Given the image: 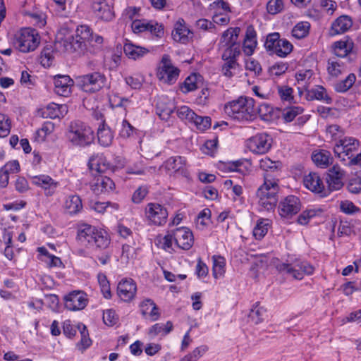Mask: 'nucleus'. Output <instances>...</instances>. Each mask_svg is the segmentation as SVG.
Segmentation results:
<instances>
[{
    "mask_svg": "<svg viewBox=\"0 0 361 361\" xmlns=\"http://www.w3.org/2000/svg\"><path fill=\"white\" fill-rule=\"evenodd\" d=\"M140 308L142 315L149 314L152 321H157L160 317L158 307L151 299L143 300L140 304Z\"/></svg>",
    "mask_w": 361,
    "mask_h": 361,
    "instance_id": "c9c22d12",
    "label": "nucleus"
},
{
    "mask_svg": "<svg viewBox=\"0 0 361 361\" xmlns=\"http://www.w3.org/2000/svg\"><path fill=\"white\" fill-rule=\"evenodd\" d=\"M32 183L41 187L47 196H52L59 186V183L48 175H39L32 177Z\"/></svg>",
    "mask_w": 361,
    "mask_h": 361,
    "instance_id": "412c9836",
    "label": "nucleus"
},
{
    "mask_svg": "<svg viewBox=\"0 0 361 361\" xmlns=\"http://www.w3.org/2000/svg\"><path fill=\"white\" fill-rule=\"evenodd\" d=\"M281 39L280 35L278 32H273L268 35L264 42L265 49L272 54H276V49Z\"/></svg>",
    "mask_w": 361,
    "mask_h": 361,
    "instance_id": "09e8293b",
    "label": "nucleus"
},
{
    "mask_svg": "<svg viewBox=\"0 0 361 361\" xmlns=\"http://www.w3.org/2000/svg\"><path fill=\"white\" fill-rule=\"evenodd\" d=\"M213 275L217 279L225 273V259L221 256H213Z\"/></svg>",
    "mask_w": 361,
    "mask_h": 361,
    "instance_id": "de8ad7c7",
    "label": "nucleus"
},
{
    "mask_svg": "<svg viewBox=\"0 0 361 361\" xmlns=\"http://www.w3.org/2000/svg\"><path fill=\"white\" fill-rule=\"evenodd\" d=\"M66 135L68 140L75 146L85 147L94 140L92 128L80 121L71 123Z\"/></svg>",
    "mask_w": 361,
    "mask_h": 361,
    "instance_id": "39448f33",
    "label": "nucleus"
},
{
    "mask_svg": "<svg viewBox=\"0 0 361 361\" xmlns=\"http://www.w3.org/2000/svg\"><path fill=\"white\" fill-rule=\"evenodd\" d=\"M224 63L221 67L222 74L227 78H232L235 71L238 69L239 64L237 61H224Z\"/></svg>",
    "mask_w": 361,
    "mask_h": 361,
    "instance_id": "8fccbe9b",
    "label": "nucleus"
},
{
    "mask_svg": "<svg viewBox=\"0 0 361 361\" xmlns=\"http://www.w3.org/2000/svg\"><path fill=\"white\" fill-rule=\"evenodd\" d=\"M276 54L281 57L286 56L293 49L291 43L286 39H281L276 49Z\"/></svg>",
    "mask_w": 361,
    "mask_h": 361,
    "instance_id": "864d4df0",
    "label": "nucleus"
},
{
    "mask_svg": "<svg viewBox=\"0 0 361 361\" xmlns=\"http://www.w3.org/2000/svg\"><path fill=\"white\" fill-rule=\"evenodd\" d=\"M240 29L239 27H230L226 30L221 38V46L224 48L221 55L223 61H237L240 54V46L237 42Z\"/></svg>",
    "mask_w": 361,
    "mask_h": 361,
    "instance_id": "423d86ee",
    "label": "nucleus"
},
{
    "mask_svg": "<svg viewBox=\"0 0 361 361\" xmlns=\"http://www.w3.org/2000/svg\"><path fill=\"white\" fill-rule=\"evenodd\" d=\"M179 73L180 70L172 64L170 56L164 54L157 73L159 80L163 83L173 85L178 80Z\"/></svg>",
    "mask_w": 361,
    "mask_h": 361,
    "instance_id": "9b49d317",
    "label": "nucleus"
},
{
    "mask_svg": "<svg viewBox=\"0 0 361 361\" xmlns=\"http://www.w3.org/2000/svg\"><path fill=\"white\" fill-rule=\"evenodd\" d=\"M77 240L86 247L95 246L97 248L104 250L111 243L108 233L89 224H82L78 226Z\"/></svg>",
    "mask_w": 361,
    "mask_h": 361,
    "instance_id": "f257e3e1",
    "label": "nucleus"
},
{
    "mask_svg": "<svg viewBox=\"0 0 361 361\" xmlns=\"http://www.w3.org/2000/svg\"><path fill=\"white\" fill-rule=\"evenodd\" d=\"M360 145V142L353 137H345L339 139L334 147L335 154L341 159V161H345L346 159L350 161L354 158L355 152L357 151Z\"/></svg>",
    "mask_w": 361,
    "mask_h": 361,
    "instance_id": "9d476101",
    "label": "nucleus"
},
{
    "mask_svg": "<svg viewBox=\"0 0 361 361\" xmlns=\"http://www.w3.org/2000/svg\"><path fill=\"white\" fill-rule=\"evenodd\" d=\"M279 191V179L271 174L264 176V183L257 190L259 205L267 211L275 208L278 202Z\"/></svg>",
    "mask_w": 361,
    "mask_h": 361,
    "instance_id": "7ed1b4c3",
    "label": "nucleus"
},
{
    "mask_svg": "<svg viewBox=\"0 0 361 361\" xmlns=\"http://www.w3.org/2000/svg\"><path fill=\"white\" fill-rule=\"evenodd\" d=\"M13 44L21 52L32 51L39 44V37L35 30L23 28L15 35Z\"/></svg>",
    "mask_w": 361,
    "mask_h": 361,
    "instance_id": "0eeeda50",
    "label": "nucleus"
},
{
    "mask_svg": "<svg viewBox=\"0 0 361 361\" xmlns=\"http://www.w3.org/2000/svg\"><path fill=\"white\" fill-rule=\"evenodd\" d=\"M191 123H193L199 130L204 131L210 128L212 120L209 116H201L195 114Z\"/></svg>",
    "mask_w": 361,
    "mask_h": 361,
    "instance_id": "3c124183",
    "label": "nucleus"
},
{
    "mask_svg": "<svg viewBox=\"0 0 361 361\" xmlns=\"http://www.w3.org/2000/svg\"><path fill=\"white\" fill-rule=\"evenodd\" d=\"M190 35L191 32L186 26L185 20L179 18L174 24V29L171 33L173 39L176 42L186 44L189 40Z\"/></svg>",
    "mask_w": 361,
    "mask_h": 361,
    "instance_id": "b1692460",
    "label": "nucleus"
},
{
    "mask_svg": "<svg viewBox=\"0 0 361 361\" xmlns=\"http://www.w3.org/2000/svg\"><path fill=\"white\" fill-rule=\"evenodd\" d=\"M148 193V188L146 186L139 187L133 193L132 200L134 203H140Z\"/></svg>",
    "mask_w": 361,
    "mask_h": 361,
    "instance_id": "e2e57ef3",
    "label": "nucleus"
},
{
    "mask_svg": "<svg viewBox=\"0 0 361 361\" xmlns=\"http://www.w3.org/2000/svg\"><path fill=\"white\" fill-rule=\"evenodd\" d=\"M73 80L68 75H57L54 78V91L61 96L67 97L71 93Z\"/></svg>",
    "mask_w": 361,
    "mask_h": 361,
    "instance_id": "393cba45",
    "label": "nucleus"
},
{
    "mask_svg": "<svg viewBox=\"0 0 361 361\" xmlns=\"http://www.w3.org/2000/svg\"><path fill=\"white\" fill-rule=\"evenodd\" d=\"M201 75L199 74H192L189 75L180 85V90L183 93L187 94L189 92L195 90L199 87L201 82Z\"/></svg>",
    "mask_w": 361,
    "mask_h": 361,
    "instance_id": "4c0bfd02",
    "label": "nucleus"
},
{
    "mask_svg": "<svg viewBox=\"0 0 361 361\" xmlns=\"http://www.w3.org/2000/svg\"><path fill=\"white\" fill-rule=\"evenodd\" d=\"M137 286L132 279H123L118 284L117 294L124 302L131 301L135 296Z\"/></svg>",
    "mask_w": 361,
    "mask_h": 361,
    "instance_id": "a211bd4d",
    "label": "nucleus"
},
{
    "mask_svg": "<svg viewBox=\"0 0 361 361\" xmlns=\"http://www.w3.org/2000/svg\"><path fill=\"white\" fill-rule=\"evenodd\" d=\"M82 90L86 92H97L106 87L107 79L104 73L92 72L78 78Z\"/></svg>",
    "mask_w": 361,
    "mask_h": 361,
    "instance_id": "6e6552de",
    "label": "nucleus"
},
{
    "mask_svg": "<svg viewBox=\"0 0 361 361\" xmlns=\"http://www.w3.org/2000/svg\"><path fill=\"white\" fill-rule=\"evenodd\" d=\"M173 231L174 241L177 247L188 250L193 245L194 238L191 231L185 227L177 228Z\"/></svg>",
    "mask_w": 361,
    "mask_h": 361,
    "instance_id": "dca6fc26",
    "label": "nucleus"
},
{
    "mask_svg": "<svg viewBox=\"0 0 361 361\" xmlns=\"http://www.w3.org/2000/svg\"><path fill=\"white\" fill-rule=\"evenodd\" d=\"M210 6L214 10V13H216V12L219 13V11L222 13L230 12V8L228 3L224 0H216L214 1Z\"/></svg>",
    "mask_w": 361,
    "mask_h": 361,
    "instance_id": "69168bd1",
    "label": "nucleus"
},
{
    "mask_svg": "<svg viewBox=\"0 0 361 361\" xmlns=\"http://www.w3.org/2000/svg\"><path fill=\"white\" fill-rule=\"evenodd\" d=\"M326 134L332 140L338 141L339 139H341L343 132L339 126L331 125L326 128Z\"/></svg>",
    "mask_w": 361,
    "mask_h": 361,
    "instance_id": "052dcab7",
    "label": "nucleus"
},
{
    "mask_svg": "<svg viewBox=\"0 0 361 361\" xmlns=\"http://www.w3.org/2000/svg\"><path fill=\"white\" fill-rule=\"evenodd\" d=\"M11 121L9 118L3 114H0V137L8 136L11 132Z\"/></svg>",
    "mask_w": 361,
    "mask_h": 361,
    "instance_id": "6e6d98bb",
    "label": "nucleus"
},
{
    "mask_svg": "<svg viewBox=\"0 0 361 361\" xmlns=\"http://www.w3.org/2000/svg\"><path fill=\"white\" fill-rule=\"evenodd\" d=\"M347 188L348 191L351 193H360L361 192V178H354L350 179Z\"/></svg>",
    "mask_w": 361,
    "mask_h": 361,
    "instance_id": "338daca9",
    "label": "nucleus"
},
{
    "mask_svg": "<svg viewBox=\"0 0 361 361\" xmlns=\"http://www.w3.org/2000/svg\"><path fill=\"white\" fill-rule=\"evenodd\" d=\"M310 24L308 22H300L292 30V35L296 39L305 37L310 31Z\"/></svg>",
    "mask_w": 361,
    "mask_h": 361,
    "instance_id": "49530a36",
    "label": "nucleus"
},
{
    "mask_svg": "<svg viewBox=\"0 0 361 361\" xmlns=\"http://www.w3.org/2000/svg\"><path fill=\"white\" fill-rule=\"evenodd\" d=\"M123 51L129 59L133 60L140 59L149 52V49L135 45L132 43H126L123 46Z\"/></svg>",
    "mask_w": 361,
    "mask_h": 361,
    "instance_id": "2f4dec72",
    "label": "nucleus"
},
{
    "mask_svg": "<svg viewBox=\"0 0 361 361\" xmlns=\"http://www.w3.org/2000/svg\"><path fill=\"white\" fill-rule=\"evenodd\" d=\"M276 268L279 272L285 273L297 280L303 279L305 274L310 275L314 271V267L307 262L295 261L293 263H281Z\"/></svg>",
    "mask_w": 361,
    "mask_h": 361,
    "instance_id": "1a4fd4ad",
    "label": "nucleus"
},
{
    "mask_svg": "<svg viewBox=\"0 0 361 361\" xmlns=\"http://www.w3.org/2000/svg\"><path fill=\"white\" fill-rule=\"evenodd\" d=\"M132 29L135 32L148 31L157 38H161L164 35V25L154 21L135 20L132 23Z\"/></svg>",
    "mask_w": 361,
    "mask_h": 361,
    "instance_id": "4468645a",
    "label": "nucleus"
},
{
    "mask_svg": "<svg viewBox=\"0 0 361 361\" xmlns=\"http://www.w3.org/2000/svg\"><path fill=\"white\" fill-rule=\"evenodd\" d=\"M195 113L187 106H181L177 109V116L185 122L192 123L195 116Z\"/></svg>",
    "mask_w": 361,
    "mask_h": 361,
    "instance_id": "603ef678",
    "label": "nucleus"
},
{
    "mask_svg": "<svg viewBox=\"0 0 361 361\" xmlns=\"http://www.w3.org/2000/svg\"><path fill=\"white\" fill-rule=\"evenodd\" d=\"M272 145L271 137L266 133H257L246 141L247 147L253 153L262 154L269 152Z\"/></svg>",
    "mask_w": 361,
    "mask_h": 361,
    "instance_id": "ddd939ff",
    "label": "nucleus"
},
{
    "mask_svg": "<svg viewBox=\"0 0 361 361\" xmlns=\"http://www.w3.org/2000/svg\"><path fill=\"white\" fill-rule=\"evenodd\" d=\"M270 226V221L268 219H259L253 229V235L255 239H262L267 233Z\"/></svg>",
    "mask_w": 361,
    "mask_h": 361,
    "instance_id": "79ce46f5",
    "label": "nucleus"
},
{
    "mask_svg": "<svg viewBox=\"0 0 361 361\" xmlns=\"http://www.w3.org/2000/svg\"><path fill=\"white\" fill-rule=\"evenodd\" d=\"M322 212L320 208L307 209L298 216L297 221L300 225H307L311 219L321 215Z\"/></svg>",
    "mask_w": 361,
    "mask_h": 361,
    "instance_id": "a18cd8bd",
    "label": "nucleus"
},
{
    "mask_svg": "<svg viewBox=\"0 0 361 361\" xmlns=\"http://www.w3.org/2000/svg\"><path fill=\"white\" fill-rule=\"evenodd\" d=\"M353 25V20L348 16L343 15L336 18L331 24V35L342 34L348 30Z\"/></svg>",
    "mask_w": 361,
    "mask_h": 361,
    "instance_id": "cd10ccee",
    "label": "nucleus"
},
{
    "mask_svg": "<svg viewBox=\"0 0 361 361\" xmlns=\"http://www.w3.org/2000/svg\"><path fill=\"white\" fill-rule=\"evenodd\" d=\"M288 68L286 63H276L270 68V72L272 75L280 76L285 73Z\"/></svg>",
    "mask_w": 361,
    "mask_h": 361,
    "instance_id": "0e129e2a",
    "label": "nucleus"
},
{
    "mask_svg": "<svg viewBox=\"0 0 361 361\" xmlns=\"http://www.w3.org/2000/svg\"><path fill=\"white\" fill-rule=\"evenodd\" d=\"M103 321L107 326H112L118 322V317L114 310H106L103 313Z\"/></svg>",
    "mask_w": 361,
    "mask_h": 361,
    "instance_id": "bf43d9fd",
    "label": "nucleus"
},
{
    "mask_svg": "<svg viewBox=\"0 0 361 361\" xmlns=\"http://www.w3.org/2000/svg\"><path fill=\"white\" fill-rule=\"evenodd\" d=\"M98 125V142L101 145L104 147H108L111 144L114 138V135L111 131V129L106 126L104 121H103L102 123H99Z\"/></svg>",
    "mask_w": 361,
    "mask_h": 361,
    "instance_id": "e433bc0d",
    "label": "nucleus"
},
{
    "mask_svg": "<svg viewBox=\"0 0 361 361\" xmlns=\"http://www.w3.org/2000/svg\"><path fill=\"white\" fill-rule=\"evenodd\" d=\"M281 166V162L274 161L268 157L263 158L259 161V167L264 171L263 176L269 173L274 176V178H276L279 175Z\"/></svg>",
    "mask_w": 361,
    "mask_h": 361,
    "instance_id": "f704fd0d",
    "label": "nucleus"
},
{
    "mask_svg": "<svg viewBox=\"0 0 361 361\" xmlns=\"http://www.w3.org/2000/svg\"><path fill=\"white\" fill-rule=\"evenodd\" d=\"M92 39V32L87 25L78 26L74 35H68L60 42L64 51L68 52H78L85 54V52H94L88 47V44H91L90 39Z\"/></svg>",
    "mask_w": 361,
    "mask_h": 361,
    "instance_id": "f03ea898",
    "label": "nucleus"
},
{
    "mask_svg": "<svg viewBox=\"0 0 361 361\" xmlns=\"http://www.w3.org/2000/svg\"><path fill=\"white\" fill-rule=\"evenodd\" d=\"M302 111L303 109L300 106H292L283 111V117L286 122H290Z\"/></svg>",
    "mask_w": 361,
    "mask_h": 361,
    "instance_id": "4d7b16f0",
    "label": "nucleus"
},
{
    "mask_svg": "<svg viewBox=\"0 0 361 361\" xmlns=\"http://www.w3.org/2000/svg\"><path fill=\"white\" fill-rule=\"evenodd\" d=\"M257 34L252 25H249L245 32V36L243 44V50L247 56H250L253 54L257 42Z\"/></svg>",
    "mask_w": 361,
    "mask_h": 361,
    "instance_id": "bb28decb",
    "label": "nucleus"
},
{
    "mask_svg": "<svg viewBox=\"0 0 361 361\" xmlns=\"http://www.w3.org/2000/svg\"><path fill=\"white\" fill-rule=\"evenodd\" d=\"M305 186L314 193L319 194L321 197H326L329 192L324 188V185L320 176L317 173L310 172L304 177Z\"/></svg>",
    "mask_w": 361,
    "mask_h": 361,
    "instance_id": "aec40b11",
    "label": "nucleus"
},
{
    "mask_svg": "<svg viewBox=\"0 0 361 361\" xmlns=\"http://www.w3.org/2000/svg\"><path fill=\"white\" fill-rule=\"evenodd\" d=\"M166 169L174 173H179L183 176H187L186 159L184 157L176 156L169 158L165 162Z\"/></svg>",
    "mask_w": 361,
    "mask_h": 361,
    "instance_id": "5701e85b",
    "label": "nucleus"
},
{
    "mask_svg": "<svg viewBox=\"0 0 361 361\" xmlns=\"http://www.w3.org/2000/svg\"><path fill=\"white\" fill-rule=\"evenodd\" d=\"M278 92L282 100L289 102L293 100V88L288 86H281L278 88Z\"/></svg>",
    "mask_w": 361,
    "mask_h": 361,
    "instance_id": "680f3d73",
    "label": "nucleus"
},
{
    "mask_svg": "<svg viewBox=\"0 0 361 361\" xmlns=\"http://www.w3.org/2000/svg\"><path fill=\"white\" fill-rule=\"evenodd\" d=\"M312 159L317 166L322 169L328 167L333 161L331 152L324 149L314 152Z\"/></svg>",
    "mask_w": 361,
    "mask_h": 361,
    "instance_id": "72a5a7b5",
    "label": "nucleus"
},
{
    "mask_svg": "<svg viewBox=\"0 0 361 361\" xmlns=\"http://www.w3.org/2000/svg\"><path fill=\"white\" fill-rule=\"evenodd\" d=\"M267 317V310L260 306L259 302H256L251 309L248 317L255 324L261 323Z\"/></svg>",
    "mask_w": 361,
    "mask_h": 361,
    "instance_id": "ea45409f",
    "label": "nucleus"
},
{
    "mask_svg": "<svg viewBox=\"0 0 361 361\" xmlns=\"http://www.w3.org/2000/svg\"><path fill=\"white\" fill-rule=\"evenodd\" d=\"M65 307L70 311L83 310L87 305L86 294L82 291H73L64 298Z\"/></svg>",
    "mask_w": 361,
    "mask_h": 361,
    "instance_id": "2eb2a0df",
    "label": "nucleus"
},
{
    "mask_svg": "<svg viewBox=\"0 0 361 361\" xmlns=\"http://www.w3.org/2000/svg\"><path fill=\"white\" fill-rule=\"evenodd\" d=\"M78 329L80 331L81 336L80 345L82 346L83 349H86L90 346L92 343V341L89 338V333L87 327L84 324H81L78 326Z\"/></svg>",
    "mask_w": 361,
    "mask_h": 361,
    "instance_id": "13d9d810",
    "label": "nucleus"
},
{
    "mask_svg": "<svg viewBox=\"0 0 361 361\" xmlns=\"http://www.w3.org/2000/svg\"><path fill=\"white\" fill-rule=\"evenodd\" d=\"M226 113L233 120L252 121L257 116L255 100L250 97H240L228 102L225 106Z\"/></svg>",
    "mask_w": 361,
    "mask_h": 361,
    "instance_id": "20e7f679",
    "label": "nucleus"
},
{
    "mask_svg": "<svg viewBox=\"0 0 361 361\" xmlns=\"http://www.w3.org/2000/svg\"><path fill=\"white\" fill-rule=\"evenodd\" d=\"M92 7L97 16L104 20H110L114 17L112 9L106 0H93Z\"/></svg>",
    "mask_w": 361,
    "mask_h": 361,
    "instance_id": "a878e982",
    "label": "nucleus"
},
{
    "mask_svg": "<svg viewBox=\"0 0 361 361\" xmlns=\"http://www.w3.org/2000/svg\"><path fill=\"white\" fill-rule=\"evenodd\" d=\"M135 128L130 124L128 121L123 120L122 121V128L120 130V135L124 138L129 137L133 134Z\"/></svg>",
    "mask_w": 361,
    "mask_h": 361,
    "instance_id": "774afa93",
    "label": "nucleus"
},
{
    "mask_svg": "<svg viewBox=\"0 0 361 361\" xmlns=\"http://www.w3.org/2000/svg\"><path fill=\"white\" fill-rule=\"evenodd\" d=\"M328 73L333 78H338L345 71V65L339 59L332 57L328 60Z\"/></svg>",
    "mask_w": 361,
    "mask_h": 361,
    "instance_id": "58836bf2",
    "label": "nucleus"
},
{
    "mask_svg": "<svg viewBox=\"0 0 361 361\" xmlns=\"http://www.w3.org/2000/svg\"><path fill=\"white\" fill-rule=\"evenodd\" d=\"M68 111L66 105H59L55 103L49 104L44 109L42 110V116L44 118H49L54 119L63 116Z\"/></svg>",
    "mask_w": 361,
    "mask_h": 361,
    "instance_id": "473e14b6",
    "label": "nucleus"
},
{
    "mask_svg": "<svg viewBox=\"0 0 361 361\" xmlns=\"http://www.w3.org/2000/svg\"><path fill=\"white\" fill-rule=\"evenodd\" d=\"M82 208V201L78 195H70L65 202V209L70 214H75Z\"/></svg>",
    "mask_w": 361,
    "mask_h": 361,
    "instance_id": "a19ab883",
    "label": "nucleus"
},
{
    "mask_svg": "<svg viewBox=\"0 0 361 361\" xmlns=\"http://www.w3.org/2000/svg\"><path fill=\"white\" fill-rule=\"evenodd\" d=\"M353 44L347 41H338L334 44V54L339 58L345 57L352 50Z\"/></svg>",
    "mask_w": 361,
    "mask_h": 361,
    "instance_id": "c03bdc74",
    "label": "nucleus"
},
{
    "mask_svg": "<svg viewBox=\"0 0 361 361\" xmlns=\"http://www.w3.org/2000/svg\"><path fill=\"white\" fill-rule=\"evenodd\" d=\"M145 213L149 224L155 226L165 224L169 216L168 211L164 206L154 202L147 204Z\"/></svg>",
    "mask_w": 361,
    "mask_h": 361,
    "instance_id": "f8f14e48",
    "label": "nucleus"
},
{
    "mask_svg": "<svg viewBox=\"0 0 361 361\" xmlns=\"http://www.w3.org/2000/svg\"><path fill=\"white\" fill-rule=\"evenodd\" d=\"M355 80V75L354 73H350L345 79L338 81L334 84V90L337 92H345L352 87Z\"/></svg>",
    "mask_w": 361,
    "mask_h": 361,
    "instance_id": "37998d69",
    "label": "nucleus"
},
{
    "mask_svg": "<svg viewBox=\"0 0 361 361\" xmlns=\"http://www.w3.org/2000/svg\"><path fill=\"white\" fill-rule=\"evenodd\" d=\"M257 114L266 122H272L279 118V111L267 103H262L258 106Z\"/></svg>",
    "mask_w": 361,
    "mask_h": 361,
    "instance_id": "7c9ffc66",
    "label": "nucleus"
},
{
    "mask_svg": "<svg viewBox=\"0 0 361 361\" xmlns=\"http://www.w3.org/2000/svg\"><path fill=\"white\" fill-rule=\"evenodd\" d=\"M307 97L310 100H319L326 104H330L333 102V99L328 94L326 89L322 85H316L311 90H308Z\"/></svg>",
    "mask_w": 361,
    "mask_h": 361,
    "instance_id": "c756f323",
    "label": "nucleus"
},
{
    "mask_svg": "<svg viewBox=\"0 0 361 361\" xmlns=\"http://www.w3.org/2000/svg\"><path fill=\"white\" fill-rule=\"evenodd\" d=\"M344 173L338 165L333 166L329 169L326 173V180L328 184V192L338 190L343 185V178Z\"/></svg>",
    "mask_w": 361,
    "mask_h": 361,
    "instance_id": "6ab92c4d",
    "label": "nucleus"
},
{
    "mask_svg": "<svg viewBox=\"0 0 361 361\" xmlns=\"http://www.w3.org/2000/svg\"><path fill=\"white\" fill-rule=\"evenodd\" d=\"M284 8L283 0H269L267 4V12L271 15L281 13Z\"/></svg>",
    "mask_w": 361,
    "mask_h": 361,
    "instance_id": "5fc2aeb1",
    "label": "nucleus"
},
{
    "mask_svg": "<svg viewBox=\"0 0 361 361\" xmlns=\"http://www.w3.org/2000/svg\"><path fill=\"white\" fill-rule=\"evenodd\" d=\"M91 187L94 193L99 195L112 192L115 184L110 178L99 175L95 178Z\"/></svg>",
    "mask_w": 361,
    "mask_h": 361,
    "instance_id": "4be33fe9",
    "label": "nucleus"
},
{
    "mask_svg": "<svg viewBox=\"0 0 361 361\" xmlns=\"http://www.w3.org/2000/svg\"><path fill=\"white\" fill-rule=\"evenodd\" d=\"M89 167L92 173H103L110 169V164L102 154H97L90 159Z\"/></svg>",
    "mask_w": 361,
    "mask_h": 361,
    "instance_id": "c85d7f7f",
    "label": "nucleus"
},
{
    "mask_svg": "<svg viewBox=\"0 0 361 361\" xmlns=\"http://www.w3.org/2000/svg\"><path fill=\"white\" fill-rule=\"evenodd\" d=\"M301 208L300 199L295 195L287 196L279 204V214L282 217H290L296 214Z\"/></svg>",
    "mask_w": 361,
    "mask_h": 361,
    "instance_id": "f3484780",
    "label": "nucleus"
}]
</instances>
